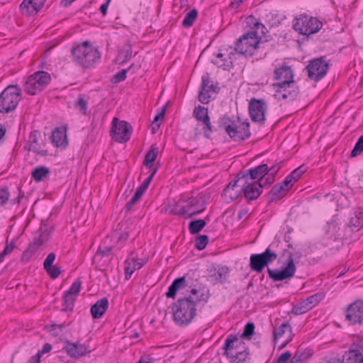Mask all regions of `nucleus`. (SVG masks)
Instances as JSON below:
<instances>
[{
    "mask_svg": "<svg viewBox=\"0 0 363 363\" xmlns=\"http://www.w3.org/2000/svg\"><path fill=\"white\" fill-rule=\"evenodd\" d=\"M133 67V65H131L128 68L123 69L114 74L112 77L111 82L114 84H117L124 81L126 79L127 72Z\"/></svg>",
    "mask_w": 363,
    "mask_h": 363,
    "instance_id": "obj_50",
    "label": "nucleus"
},
{
    "mask_svg": "<svg viewBox=\"0 0 363 363\" xmlns=\"http://www.w3.org/2000/svg\"><path fill=\"white\" fill-rule=\"evenodd\" d=\"M193 116L199 122H202L210 118L208 108L201 105L194 108Z\"/></svg>",
    "mask_w": 363,
    "mask_h": 363,
    "instance_id": "obj_42",
    "label": "nucleus"
},
{
    "mask_svg": "<svg viewBox=\"0 0 363 363\" xmlns=\"http://www.w3.org/2000/svg\"><path fill=\"white\" fill-rule=\"evenodd\" d=\"M324 295L322 293H317L307 297L305 300L295 305L291 312L295 315L303 314L314 306H315L323 298Z\"/></svg>",
    "mask_w": 363,
    "mask_h": 363,
    "instance_id": "obj_20",
    "label": "nucleus"
},
{
    "mask_svg": "<svg viewBox=\"0 0 363 363\" xmlns=\"http://www.w3.org/2000/svg\"><path fill=\"white\" fill-rule=\"evenodd\" d=\"M108 307V300L107 298L104 297L98 300L91 307V314L94 319H99L103 316V315L106 313Z\"/></svg>",
    "mask_w": 363,
    "mask_h": 363,
    "instance_id": "obj_29",
    "label": "nucleus"
},
{
    "mask_svg": "<svg viewBox=\"0 0 363 363\" xmlns=\"http://www.w3.org/2000/svg\"><path fill=\"white\" fill-rule=\"evenodd\" d=\"M158 152V147L152 146L150 150L146 153L144 164L147 168H151L153 166V162L156 160Z\"/></svg>",
    "mask_w": 363,
    "mask_h": 363,
    "instance_id": "obj_41",
    "label": "nucleus"
},
{
    "mask_svg": "<svg viewBox=\"0 0 363 363\" xmlns=\"http://www.w3.org/2000/svg\"><path fill=\"white\" fill-rule=\"evenodd\" d=\"M48 274L50 275V277L55 279L59 277V275L61 274V270L59 267L56 266L52 265V267L48 269V270H45Z\"/></svg>",
    "mask_w": 363,
    "mask_h": 363,
    "instance_id": "obj_62",
    "label": "nucleus"
},
{
    "mask_svg": "<svg viewBox=\"0 0 363 363\" xmlns=\"http://www.w3.org/2000/svg\"><path fill=\"white\" fill-rule=\"evenodd\" d=\"M322 26V22L316 18L307 15H301L299 18L294 20L293 24L295 30L305 35L316 33L321 29Z\"/></svg>",
    "mask_w": 363,
    "mask_h": 363,
    "instance_id": "obj_8",
    "label": "nucleus"
},
{
    "mask_svg": "<svg viewBox=\"0 0 363 363\" xmlns=\"http://www.w3.org/2000/svg\"><path fill=\"white\" fill-rule=\"evenodd\" d=\"M186 286L185 277H179L173 281L165 295L167 298H175L177 291L179 289H184Z\"/></svg>",
    "mask_w": 363,
    "mask_h": 363,
    "instance_id": "obj_32",
    "label": "nucleus"
},
{
    "mask_svg": "<svg viewBox=\"0 0 363 363\" xmlns=\"http://www.w3.org/2000/svg\"><path fill=\"white\" fill-rule=\"evenodd\" d=\"M271 169L272 165H270V161L267 160L266 163H263L247 170L240 172V175H241V178H245V179H250L251 181L258 179L256 182L258 183V186L262 187L260 184H262L264 182V177L271 171Z\"/></svg>",
    "mask_w": 363,
    "mask_h": 363,
    "instance_id": "obj_15",
    "label": "nucleus"
},
{
    "mask_svg": "<svg viewBox=\"0 0 363 363\" xmlns=\"http://www.w3.org/2000/svg\"><path fill=\"white\" fill-rule=\"evenodd\" d=\"M73 62L84 69L92 68L101 60V53L89 41H84L71 50Z\"/></svg>",
    "mask_w": 363,
    "mask_h": 363,
    "instance_id": "obj_2",
    "label": "nucleus"
},
{
    "mask_svg": "<svg viewBox=\"0 0 363 363\" xmlns=\"http://www.w3.org/2000/svg\"><path fill=\"white\" fill-rule=\"evenodd\" d=\"M287 191L288 189H285L283 184L279 183L275 184L268 193L269 202L272 203L276 200L281 199L286 195Z\"/></svg>",
    "mask_w": 363,
    "mask_h": 363,
    "instance_id": "obj_34",
    "label": "nucleus"
},
{
    "mask_svg": "<svg viewBox=\"0 0 363 363\" xmlns=\"http://www.w3.org/2000/svg\"><path fill=\"white\" fill-rule=\"evenodd\" d=\"M40 136V133L38 130L32 131L29 135V141L31 144H38V139Z\"/></svg>",
    "mask_w": 363,
    "mask_h": 363,
    "instance_id": "obj_64",
    "label": "nucleus"
},
{
    "mask_svg": "<svg viewBox=\"0 0 363 363\" xmlns=\"http://www.w3.org/2000/svg\"><path fill=\"white\" fill-rule=\"evenodd\" d=\"M52 143L55 147L65 146L67 144L66 129L62 128H56L50 136Z\"/></svg>",
    "mask_w": 363,
    "mask_h": 363,
    "instance_id": "obj_31",
    "label": "nucleus"
},
{
    "mask_svg": "<svg viewBox=\"0 0 363 363\" xmlns=\"http://www.w3.org/2000/svg\"><path fill=\"white\" fill-rule=\"evenodd\" d=\"M306 167H305L303 165H301L294 169L289 175L290 178L293 179L294 182H296L301 176L302 174L306 172Z\"/></svg>",
    "mask_w": 363,
    "mask_h": 363,
    "instance_id": "obj_55",
    "label": "nucleus"
},
{
    "mask_svg": "<svg viewBox=\"0 0 363 363\" xmlns=\"http://www.w3.org/2000/svg\"><path fill=\"white\" fill-rule=\"evenodd\" d=\"M219 90L220 88L218 86V83L215 84L211 79L210 74L206 73L201 78L198 99L201 104H207L211 100V94L218 93Z\"/></svg>",
    "mask_w": 363,
    "mask_h": 363,
    "instance_id": "obj_13",
    "label": "nucleus"
},
{
    "mask_svg": "<svg viewBox=\"0 0 363 363\" xmlns=\"http://www.w3.org/2000/svg\"><path fill=\"white\" fill-rule=\"evenodd\" d=\"M125 279H129L135 270L133 269L130 259L125 260Z\"/></svg>",
    "mask_w": 363,
    "mask_h": 363,
    "instance_id": "obj_61",
    "label": "nucleus"
},
{
    "mask_svg": "<svg viewBox=\"0 0 363 363\" xmlns=\"http://www.w3.org/2000/svg\"><path fill=\"white\" fill-rule=\"evenodd\" d=\"M273 86L277 88L274 96L279 100L294 101L299 94V88L295 82H277Z\"/></svg>",
    "mask_w": 363,
    "mask_h": 363,
    "instance_id": "obj_10",
    "label": "nucleus"
},
{
    "mask_svg": "<svg viewBox=\"0 0 363 363\" xmlns=\"http://www.w3.org/2000/svg\"><path fill=\"white\" fill-rule=\"evenodd\" d=\"M201 123L203 124V135L206 138H211L212 133L216 132V125H212L210 118Z\"/></svg>",
    "mask_w": 363,
    "mask_h": 363,
    "instance_id": "obj_45",
    "label": "nucleus"
},
{
    "mask_svg": "<svg viewBox=\"0 0 363 363\" xmlns=\"http://www.w3.org/2000/svg\"><path fill=\"white\" fill-rule=\"evenodd\" d=\"M249 114L253 122L263 124L266 121L267 105L263 99L252 98L249 102Z\"/></svg>",
    "mask_w": 363,
    "mask_h": 363,
    "instance_id": "obj_14",
    "label": "nucleus"
},
{
    "mask_svg": "<svg viewBox=\"0 0 363 363\" xmlns=\"http://www.w3.org/2000/svg\"><path fill=\"white\" fill-rule=\"evenodd\" d=\"M262 44V37L257 35V30H250L237 39L233 52L246 56H252L256 50L261 48Z\"/></svg>",
    "mask_w": 363,
    "mask_h": 363,
    "instance_id": "obj_5",
    "label": "nucleus"
},
{
    "mask_svg": "<svg viewBox=\"0 0 363 363\" xmlns=\"http://www.w3.org/2000/svg\"><path fill=\"white\" fill-rule=\"evenodd\" d=\"M291 358V353L286 351L281 354L277 359L273 361V363H288V361Z\"/></svg>",
    "mask_w": 363,
    "mask_h": 363,
    "instance_id": "obj_58",
    "label": "nucleus"
},
{
    "mask_svg": "<svg viewBox=\"0 0 363 363\" xmlns=\"http://www.w3.org/2000/svg\"><path fill=\"white\" fill-rule=\"evenodd\" d=\"M9 196L10 194L8 188L5 187L0 189V206L5 205L9 201Z\"/></svg>",
    "mask_w": 363,
    "mask_h": 363,
    "instance_id": "obj_56",
    "label": "nucleus"
},
{
    "mask_svg": "<svg viewBox=\"0 0 363 363\" xmlns=\"http://www.w3.org/2000/svg\"><path fill=\"white\" fill-rule=\"evenodd\" d=\"M173 319L180 325H187L196 315V303L190 296L179 298L172 306Z\"/></svg>",
    "mask_w": 363,
    "mask_h": 363,
    "instance_id": "obj_3",
    "label": "nucleus"
},
{
    "mask_svg": "<svg viewBox=\"0 0 363 363\" xmlns=\"http://www.w3.org/2000/svg\"><path fill=\"white\" fill-rule=\"evenodd\" d=\"M182 203L186 204V208H187L186 218H190L201 213L206 208V201L203 196L200 195L182 200Z\"/></svg>",
    "mask_w": 363,
    "mask_h": 363,
    "instance_id": "obj_19",
    "label": "nucleus"
},
{
    "mask_svg": "<svg viewBox=\"0 0 363 363\" xmlns=\"http://www.w3.org/2000/svg\"><path fill=\"white\" fill-rule=\"evenodd\" d=\"M230 269L226 266L213 265L208 269V277L215 283H224L229 276Z\"/></svg>",
    "mask_w": 363,
    "mask_h": 363,
    "instance_id": "obj_24",
    "label": "nucleus"
},
{
    "mask_svg": "<svg viewBox=\"0 0 363 363\" xmlns=\"http://www.w3.org/2000/svg\"><path fill=\"white\" fill-rule=\"evenodd\" d=\"M171 212L177 216H183L185 218L187 216V208L186 204L182 203V201L177 203L171 210Z\"/></svg>",
    "mask_w": 363,
    "mask_h": 363,
    "instance_id": "obj_47",
    "label": "nucleus"
},
{
    "mask_svg": "<svg viewBox=\"0 0 363 363\" xmlns=\"http://www.w3.org/2000/svg\"><path fill=\"white\" fill-rule=\"evenodd\" d=\"M306 69L308 78L311 80L318 82L326 75L328 72L329 66L324 58L320 57L310 60Z\"/></svg>",
    "mask_w": 363,
    "mask_h": 363,
    "instance_id": "obj_12",
    "label": "nucleus"
},
{
    "mask_svg": "<svg viewBox=\"0 0 363 363\" xmlns=\"http://www.w3.org/2000/svg\"><path fill=\"white\" fill-rule=\"evenodd\" d=\"M52 230V227L50 230L43 229L42 227L40 228L39 235L33 239L28 248L23 252L21 256V260L23 262H26L30 260L38 248L49 240Z\"/></svg>",
    "mask_w": 363,
    "mask_h": 363,
    "instance_id": "obj_11",
    "label": "nucleus"
},
{
    "mask_svg": "<svg viewBox=\"0 0 363 363\" xmlns=\"http://www.w3.org/2000/svg\"><path fill=\"white\" fill-rule=\"evenodd\" d=\"M130 255L131 257L129 259H130V262H131V265L134 270L140 269V268H142L144 266L145 262L143 261H142V262L138 261V259H136V257L133 256L134 252H131Z\"/></svg>",
    "mask_w": 363,
    "mask_h": 363,
    "instance_id": "obj_57",
    "label": "nucleus"
},
{
    "mask_svg": "<svg viewBox=\"0 0 363 363\" xmlns=\"http://www.w3.org/2000/svg\"><path fill=\"white\" fill-rule=\"evenodd\" d=\"M234 60L235 52L232 50L228 54L223 52L216 54L215 57L211 60V62L225 70H230L233 67Z\"/></svg>",
    "mask_w": 363,
    "mask_h": 363,
    "instance_id": "obj_26",
    "label": "nucleus"
},
{
    "mask_svg": "<svg viewBox=\"0 0 363 363\" xmlns=\"http://www.w3.org/2000/svg\"><path fill=\"white\" fill-rule=\"evenodd\" d=\"M280 242H272L262 253L252 254L250 257V267L257 274L261 273L265 267L278 259Z\"/></svg>",
    "mask_w": 363,
    "mask_h": 363,
    "instance_id": "obj_4",
    "label": "nucleus"
},
{
    "mask_svg": "<svg viewBox=\"0 0 363 363\" xmlns=\"http://www.w3.org/2000/svg\"><path fill=\"white\" fill-rule=\"evenodd\" d=\"M197 17L198 11L196 9H193L185 15L182 21V26L184 28H189L192 26Z\"/></svg>",
    "mask_w": 363,
    "mask_h": 363,
    "instance_id": "obj_43",
    "label": "nucleus"
},
{
    "mask_svg": "<svg viewBox=\"0 0 363 363\" xmlns=\"http://www.w3.org/2000/svg\"><path fill=\"white\" fill-rule=\"evenodd\" d=\"M206 225V222L203 219L193 220L189 223V230L191 235H196L201 232Z\"/></svg>",
    "mask_w": 363,
    "mask_h": 363,
    "instance_id": "obj_40",
    "label": "nucleus"
},
{
    "mask_svg": "<svg viewBox=\"0 0 363 363\" xmlns=\"http://www.w3.org/2000/svg\"><path fill=\"white\" fill-rule=\"evenodd\" d=\"M255 325L252 322H248L244 328L243 332L239 335L240 339H251L255 333Z\"/></svg>",
    "mask_w": 363,
    "mask_h": 363,
    "instance_id": "obj_46",
    "label": "nucleus"
},
{
    "mask_svg": "<svg viewBox=\"0 0 363 363\" xmlns=\"http://www.w3.org/2000/svg\"><path fill=\"white\" fill-rule=\"evenodd\" d=\"M274 79L276 80H279V82H294V73L291 67L284 65L278 69H276L274 72Z\"/></svg>",
    "mask_w": 363,
    "mask_h": 363,
    "instance_id": "obj_30",
    "label": "nucleus"
},
{
    "mask_svg": "<svg viewBox=\"0 0 363 363\" xmlns=\"http://www.w3.org/2000/svg\"><path fill=\"white\" fill-rule=\"evenodd\" d=\"M132 48L130 45H126L121 50L118 54L116 60L120 65L124 64L130 60L132 57Z\"/></svg>",
    "mask_w": 363,
    "mask_h": 363,
    "instance_id": "obj_39",
    "label": "nucleus"
},
{
    "mask_svg": "<svg viewBox=\"0 0 363 363\" xmlns=\"http://www.w3.org/2000/svg\"><path fill=\"white\" fill-rule=\"evenodd\" d=\"M284 161H279L276 164L272 165L271 171L264 177V182L262 185V189L264 186H269L274 182L275 179V176L282 167Z\"/></svg>",
    "mask_w": 363,
    "mask_h": 363,
    "instance_id": "obj_36",
    "label": "nucleus"
},
{
    "mask_svg": "<svg viewBox=\"0 0 363 363\" xmlns=\"http://www.w3.org/2000/svg\"><path fill=\"white\" fill-rule=\"evenodd\" d=\"M48 332L53 337H57L62 333L64 328L63 324H51L45 326Z\"/></svg>",
    "mask_w": 363,
    "mask_h": 363,
    "instance_id": "obj_48",
    "label": "nucleus"
},
{
    "mask_svg": "<svg viewBox=\"0 0 363 363\" xmlns=\"http://www.w3.org/2000/svg\"><path fill=\"white\" fill-rule=\"evenodd\" d=\"M165 111H166V107L164 106L162 108L161 111L155 116L154 121H153V123H155V126H157V128H160V123H159V121L163 119L164 114H165Z\"/></svg>",
    "mask_w": 363,
    "mask_h": 363,
    "instance_id": "obj_63",
    "label": "nucleus"
},
{
    "mask_svg": "<svg viewBox=\"0 0 363 363\" xmlns=\"http://www.w3.org/2000/svg\"><path fill=\"white\" fill-rule=\"evenodd\" d=\"M309 355L306 354L305 352L297 350L294 355L291 358V363H303L307 359H308Z\"/></svg>",
    "mask_w": 363,
    "mask_h": 363,
    "instance_id": "obj_51",
    "label": "nucleus"
},
{
    "mask_svg": "<svg viewBox=\"0 0 363 363\" xmlns=\"http://www.w3.org/2000/svg\"><path fill=\"white\" fill-rule=\"evenodd\" d=\"M231 363H245L247 360H250V352L247 345L240 348L233 356L228 358Z\"/></svg>",
    "mask_w": 363,
    "mask_h": 363,
    "instance_id": "obj_35",
    "label": "nucleus"
},
{
    "mask_svg": "<svg viewBox=\"0 0 363 363\" xmlns=\"http://www.w3.org/2000/svg\"><path fill=\"white\" fill-rule=\"evenodd\" d=\"M245 345H246L245 342L240 339L239 335L230 334L227 336L223 346V354L228 358Z\"/></svg>",
    "mask_w": 363,
    "mask_h": 363,
    "instance_id": "obj_21",
    "label": "nucleus"
},
{
    "mask_svg": "<svg viewBox=\"0 0 363 363\" xmlns=\"http://www.w3.org/2000/svg\"><path fill=\"white\" fill-rule=\"evenodd\" d=\"M82 287V281L80 279H77L72 284L69 290L65 291L62 296V311H72L74 306V302L80 292Z\"/></svg>",
    "mask_w": 363,
    "mask_h": 363,
    "instance_id": "obj_18",
    "label": "nucleus"
},
{
    "mask_svg": "<svg viewBox=\"0 0 363 363\" xmlns=\"http://www.w3.org/2000/svg\"><path fill=\"white\" fill-rule=\"evenodd\" d=\"M250 126L248 121L240 123L239 125L235 121L230 130V138L235 141H242L249 138L251 135Z\"/></svg>",
    "mask_w": 363,
    "mask_h": 363,
    "instance_id": "obj_22",
    "label": "nucleus"
},
{
    "mask_svg": "<svg viewBox=\"0 0 363 363\" xmlns=\"http://www.w3.org/2000/svg\"><path fill=\"white\" fill-rule=\"evenodd\" d=\"M286 330H289L291 335L292 334V328L288 323H283L279 328H275L273 331L274 340L283 336Z\"/></svg>",
    "mask_w": 363,
    "mask_h": 363,
    "instance_id": "obj_44",
    "label": "nucleus"
},
{
    "mask_svg": "<svg viewBox=\"0 0 363 363\" xmlns=\"http://www.w3.org/2000/svg\"><path fill=\"white\" fill-rule=\"evenodd\" d=\"M21 88L18 85H9L0 94V113L13 111L21 100Z\"/></svg>",
    "mask_w": 363,
    "mask_h": 363,
    "instance_id": "obj_6",
    "label": "nucleus"
},
{
    "mask_svg": "<svg viewBox=\"0 0 363 363\" xmlns=\"http://www.w3.org/2000/svg\"><path fill=\"white\" fill-rule=\"evenodd\" d=\"M55 254L53 252L50 253L47 256V257L45 259L44 263H43V267H44L45 270H48V269L52 267V265L53 264V262L55 261Z\"/></svg>",
    "mask_w": 363,
    "mask_h": 363,
    "instance_id": "obj_59",
    "label": "nucleus"
},
{
    "mask_svg": "<svg viewBox=\"0 0 363 363\" xmlns=\"http://www.w3.org/2000/svg\"><path fill=\"white\" fill-rule=\"evenodd\" d=\"M302 257L300 251H296L291 244L287 245V248L282 250L279 262L282 259L285 267L282 269H272L267 268L269 277L274 281H281L292 278L296 270L295 260Z\"/></svg>",
    "mask_w": 363,
    "mask_h": 363,
    "instance_id": "obj_1",
    "label": "nucleus"
},
{
    "mask_svg": "<svg viewBox=\"0 0 363 363\" xmlns=\"http://www.w3.org/2000/svg\"><path fill=\"white\" fill-rule=\"evenodd\" d=\"M344 313L345 320L350 325L362 324L363 323V301L358 299L349 304Z\"/></svg>",
    "mask_w": 363,
    "mask_h": 363,
    "instance_id": "obj_16",
    "label": "nucleus"
},
{
    "mask_svg": "<svg viewBox=\"0 0 363 363\" xmlns=\"http://www.w3.org/2000/svg\"><path fill=\"white\" fill-rule=\"evenodd\" d=\"M141 199V196L137 194H134L131 199L126 203L125 208L126 211H130L133 206L136 204Z\"/></svg>",
    "mask_w": 363,
    "mask_h": 363,
    "instance_id": "obj_60",
    "label": "nucleus"
},
{
    "mask_svg": "<svg viewBox=\"0 0 363 363\" xmlns=\"http://www.w3.org/2000/svg\"><path fill=\"white\" fill-rule=\"evenodd\" d=\"M247 24L250 27L251 30H257V35H259V37H262V44L270 40L269 36L266 35L267 33H268L267 28L255 17L253 16H249L247 18Z\"/></svg>",
    "mask_w": 363,
    "mask_h": 363,
    "instance_id": "obj_28",
    "label": "nucleus"
},
{
    "mask_svg": "<svg viewBox=\"0 0 363 363\" xmlns=\"http://www.w3.org/2000/svg\"><path fill=\"white\" fill-rule=\"evenodd\" d=\"M208 242V237L206 235H199L195 242V247L199 250H202L206 248Z\"/></svg>",
    "mask_w": 363,
    "mask_h": 363,
    "instance_id": "obj_52",
    "label": "nucleus"
},
{
    "mask_svg": "<svg viewBox=\"0 0 363 363\" xmlns=\"http://www.w3.org/2000/svg\"><path fill=\"white\" fill-rule=\"evenodd\" d=\"M347 227L351 231L357 232L363 228V209H358L350 219Z\"/></svg>",
    "mask_w": 363,
    "mask_h": 363,
    "instance_id": "obj_33",
    "label": "nucleus"
},
{
    "mask_svg": "<svg viewBox=\"0 0 363 363\" xmlns=\"http://www.w3.org/2000/svg\"><path fill=\"white\" fill-rule=\"evenodd\" d=\"M46 0H23L19 9L23 15L36 14L44 6Z\"/></svg>",
    "mask_w": 363,
    "mask_h": 363,
    "instance_id": "obj_27",
    "label": "nucleus"
},
{
    "mask_svg": "<svg viewBox=\"0 0 363 363\" xmlns=\"http://www.w3.org/2000/svg\"><path fill=\"white\" fill-rule=\"evenodd\" d=\"M235 121H233L226 115L220 117L216 123V132L224 130L228 135H230V130L233 125Z\"/></svg>",
    "mask_w": 363,
    "mask_h": 363,
    "instance_id": "obj_37",
    "label": "nucleus"
},
{
    "mask_svg": "<svg viewBox=\"0 0 363 363\" xmlns=\"http://www.w3.org/2000/svg\"><path fill=\"white\" fill-rule=\"evenodd\" d=\"M74 106L79 108L82 113L84 115L86 114L87 111V101L82 96H79L74 102Z\"/></svg>",
    "mask_w": 363,
    "mask_h": 363,
    "instance_id": "obj_54",
    "label": "nucleus"
},
{
    "mask_svg": "<svg viewBox=\"0 0 363 363\" xmlns=\"http://www.w3.org/2000/svg\"><path fill=\"white\" fill-rule=\"evenodd\" d=\"M241 175H240V172L237 174L235 179L232 182H230L225 188L224 189V194L227 195L229 192L230 189H233V188L236 186H240L241 187V184H242L245 179V178H241Z\"/></svg>",
    "mask_w": 363,
    "mask_h": 363,
    "instance_id": "obj_49",
    "label": "nucleus"
},
{
    "mask_svg": "<svg viewBox=\"0 0 363 363\" xmlns=\"http://www.w3.org/2000/svg\"><path fill=\"white\" fill-rule=\"evenodd\" d=\"M49 174V168L44 166H40L33 169L31 177L36 182H39L43 180L44 178L47 177Z\"/></svg>",
    "mask_w": 363,
    "mask_h": 363,
    "instance_id": "obj_38",
    "label": "nucleus"
},
{
    "mask_svg": "<svg viewBox=\"0 0 363 363\" xmlns=\"http://www.w3.org/2000/svg\"><path fill=\"white\" fill-rule=\"evenodd\" d=\"M51 81L49 73L38 71L31 74L24 84V91L30 95H35L43 91Z\"/></svg>",
    "mask_w": 363,
    "mask_h": 363,
    "instance_id": "obj_7",
    "label": "nucleus"
},
{
    "mask_svg": "<svg viewBox=\"0 0 363 363\" xmlns=\"http://www.w3.org/2000/svg\"><path fill=\"white\" fill-rule=\"evenodd\" d=\"M363 152V135H361L356 143L353 150L350 153V157H354Z\"/></svg>",
    "mask_w": 363,
    "mask_h": 363,
    "instance_id": "obj_53",
    "label": "nucleus"
},
{
    "mask_svg": "<svg viewBox=\"0 0 363 363\" xmlns=\"http://www.w3.org/2000/svg\"><path fill=\"white\" fill-rule=\"evenodd\" d=\"M133 131L132 126L125 121H120L117 118H113L111 130L112 138L118 143L127 142L131 135Z\"/></svg>",
    "mask_w": 363,
    "mask_h": 363,
    "instance_id": "obj_9",
    "label": "nucleus"
},
{
    "mask_svg": "<svg viewBox=\"0 0 363 363\" xmlns=\"http://www.w3.org/2000/svg\"><path fill=\"white\" fill-rule=\"evenodd\" d=\"M64 349L69 357L74 358L85 356L91 352V350L86 344L73 343L69 340L65 342Z\"/></svg>",
    "mask_w": 363,
    "mask_h": 363,
    "instance_id": "obj_25",
    "label": "nucleus"
},
{
    "mask_svg": "<svg viewBox=\"0 0 363 363\" xmlns=\"http://www.w3.org/2000/svg\"><path fill=\"white\" fill-rule=\"evenodd\" d=\"M241 191L243 192L245 199L248 201L257 199L262 192V187L258 183L250 179H245L241 184Z\"/></svg>",
    "mask_w": 363,
    "mask_h": 363,
    "instance_id": "obj_23",
    "label": "nucleus"
},
{
    "mask_svg": "<svg viewBox=\"0 0 363 363\" xmlns=\"http://www.w3.org/2000/svg\"><path fill=\"white\" fill-rule=\"evenodd\" d=\"M342 363H363V338L352 342L348 351L342 356Z\"/></svg>",
    "mask_w": 363,
    "mask_h": 363,
    "instance_id": "obj_17",
    "label": "nucleus"
}]
</instances>
